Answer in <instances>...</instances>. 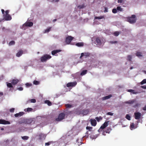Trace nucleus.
Returning a JSON list of instances; mask_svg holds the SVG:
<instances>
[{
	"label": "nucleus",
	"mask_w": 146,
	"mask_h": 146,
	"mask_svg": "<svg viewBox=\"0 0 146 146\" xmlns=\"http://www.w3.org/2000/svg\"><path fill=\"white\" fill-rule=\"evenodd\" d=\"M135 15H132L131 17L127 18L128 21L130 23H134L136 22Z\"/></svg>",
	"instance_id": "1"
},
{
	"label": "nucleus",
	"mask_w": 146,
	"mask_h": 146,
	"mask_svg": "<svg viewBox=\"0 0 146 146\" xmlns=\"http://www.w3.org/2000/svg\"><path fill=\"white\" fill-rule=\"evenodd\" d=\"M65 114L64 113H61L58 115V117L55 119V120L57 121H61L64 119L65 116Z\"/></svg>",
	"instance_id": "2"
},
{
	"label": "nucleus",
	"mask_w": 146,
	"mask_h": 146,
	"mask_svg": "<svg viewBox=\"0 0 146 146\" xmlns=\"http://www.w3.org/2000/svg\"><path fill=\"white\" fill-rule=\"evenodd\" d=\"M51 58V56L48 54H46L41 57V61L42 62H44L46 61L47 60L50 58Z\"/></svg>",
	"instance_id": "3"
},
{
	"label": "nucleus",
	"mask_w": 146,
	"mask_h": 146,
	"mask_svg": "<svg viewBox=\"0 0 146 146\" xmlns=\"http://www.w3.org/2000/svg\"><path fill=\"white\" fill-rule=\"evenodd\" d=\"M109 121H108L105 122L101 126L100 128L98 129V131L99 132L102 131V130L105 128L107 127Z\"/></svg>",
	"instance_id": "4"
},
{
	"label": "nucleus",
	"mask_w": 146,
	"mask_h": 146,
	"mask_svg": "<svg viewBox=\"0 0 146 146\" xmlns=\"http://www.w3.org/2000/svg\"><path fill=\"white\" fill-rule=\"evenodd\" d=\"M73 39V37L71 36H68L66 39L65 41L66 43V44H69Z\"/></svg>",
	"instance_id": "5"
},
{
	"label": "nucleus",
	"mask_w": 146,
	"mask_h": 146,
	"mask_svg": "<svg viewBox=\"0 0 146 146\" xmlns=\"http://www.w3.org/2000/svg\"><path fill=\"white\" fill-rule=\"evenodd\" d=\"M141 113L139 112H136L134 113L135 118L136 119H138L141 116Z\"/></svg>",
	"instance_id": "6"
},
{
	"label": "nucleus",
	"mask_w": 146,
	"mask_h": 146,
	"mask_svg": "<svg viewBox=\"0 0 146 146\" xmlns=\"http://www.w3.org/2000/svg\"><path fill=\"white\" fill-rule=\"evenodd\" d=\"M77 84V82H71L68 83L66 84L67 87H73L75 86Z\"/></svg>",
	"instance_id": "7"
},
{
	"label": "nucleus",
	"mask_w": 146,
	"mask_h": 146,
	"mask_svg": "<svg viewBox=\"0 0 146 146\" xmlns=\"http://www.w3.org/2000/svg\"><path fill=\"white\" fill-rule=\"evenodd\" d=\"M3 18L6 21L10 20L12 19L11 16L9 15H3Z\"/></svg>",
	"instance_id": "8"
},
{
	"label": "nucleus",
	"mask_w": 146,
	"mask_h": 146,
	"mask_svg": "<svg viewBox=\"0 0 146 146\" xmlns=\"http://www.w3.org/2000/svg\"><path fill=\"white\" fill-rule=\"evenodd\" d=\"M89 112L88 110H81L80 111V113L84 115H86Z\"/></svg>",
	"instance_id": "9"
},
{
	"label": "nucleus",
	"mask_w": 146,
	"mask_h": 146,
	"mask_svg": "<svg viewBox=\"0 0 146 146\" xmlns=\"http://www.w3.org/2000/svg\"><path fill=\"white\" fill-rule=\"evenodd\" d=\"M92 125L95 126L97 124V122L96 120L95 119H91L90 120Z\"/></svg>",
	"instance_id": "10"
},
{
	"label": "nucleus",
	"mask_w": 146,
	"mask_h": 146,
	"mask_svg": "<svg viewBox=\"0 0 146 146\" xmlns=\"http://www.w3.org/2000/svg\"><path fill=\"white\" fill-rule=\"evenodd\" d=\"M0 124H10V123L8 121H6L4 119H0Z\"/></svg>",
	"instance_id": "11"
},
{
	"label": "nucleus",
	"mask_w": 146,
	"mask_h": 146,
	"mask_svg": "<svg viewBox=\"0 0 146 146\" xmlns=\"http://www.w3.org/2000/svg\"><path fill=\"white\" fill-rule=\"evenodd\" d=\"M39 139H45V138L46 137V135H45V134L42 133H40L38 135Z\"/></svg>",
	"instance_id": "12"
},
{
	"label": "nucleus",
	"mask_w": 146,
	"mask_h": 146,
	"mask_svg": "<svg viewBox=\"0 0 146 146\" xmlns=\"http://www.w3.org/2000/svg\"><path fill=\"white\" fill-rule=\"evenodd\" d=\"M136 102V100L134 99L132 100H129L128 101H126L125 103V104H131Z\"/></svg>",
	"instance_id": "13"
},
{
	"label": "nucleus",
	"mask_w": 146,
	"mask_h": 146,
	"mask_svg": "<svg viewBox=\"0 0 146 146\" xmlns=\"http://www.w3.org/2000/svg\"><path fill=\"white\" fill-rule=\"evenodd\" d=\"M19 82L18 79H13L11 82V83L13 85H15L17 84Z\"/></svg>",
	"instance_id": "14"
},
{
	"label": "nucleus",
	"mask_w": 146,
	"mask_h": 146,
	"mask_svg": "<svg viewBox=\"0 0 146 146\" xmlns=\"http://www.w3.org/2000/svg\"><path fill=\"white\" fill-rule=\"evenodd\" d=\"M24 113L23 112H20L18 113H17L15 114L14 115L15 117H20L22 116Z\"/></svg>",
	"instance_id": "15"
},
{
	"label": "nucleus",
	"mask_w": 146,
	"mask_h": 146,
	"mask_svg": "<svg viewBox=\"0 0 146 146\" xmlns=\"http://www.w3.org/2000/svg\"><path fill=\"white\" fill-rule=\"evenodd\" d=\"M25 25L27 27H31L33 25V23L32 22H27L25 24Z\"/></svg>",
	"instance_id": "16"
},
{
	"label": "nucleus",
	"mask_w": 146,
	"mask_h": 146,
	"mask_svg": "<svg viewBox=\"0 0 146 146\" xmlns=\"http://www.w3.org/2000/svg\"><path fill=\"white\" fill-rule=\"evenodd\" d=\"M112 96V95L111 94H110L108 96L102 98V100H104L110 98Z\"/></svg>",
	"instance_id": "17"
},
{
	"label": "nucleus",
	"mask_w": 146,
	"mask_h": 146,
	"mask_svg": "<svg viewBox=\"0 0 146 146\" xmlns=\"http://www.w3.org/2000/svg\"><path fill=\"white\" fill-rule=\"evenodd\" d=\"M137 127V126L136 125L135 126L133 123H131L130 125V129L131 130H133V129H135Z\"/></svg>",
	"instance_id": "18"
},
{
	"label": "nucleus",
	"mask_w": 146,
	"mask_h": 146,
	"mask_svg": "<svg viewBox=\"0 0 146 146\" xmlns=\"http://www.w3.org/2000/svg\"><path fill=\"white\" fill-rule=\"evenodd\" d=\"M36 102V100L35 99H31V100H29L28 101H27L26 102V104H27L28 103H30V102L35 103Z\"/></svg>",
	"instance_id": "19"
},
{
	"label": "nucleus",
	"mask_w": 146,
	"mask_h": 146,
	"mask_svg": "<svg viewBox=\"0 0 146 146\" xmlns=\"http://www.w3.org/2000/svg\"><path fill=\"white\" fill-rule=\"evenodd\" d=\"M23 54V51L22 50H19L16 56L17 57H19L20 56Z\"/></svg>",
	"instance_id": "20"
},
{
	"label": "nucleus",
	"mask_w": 146,
	"mask_h": 146,
	"mask_svg": "<svg viewBox=\"0 0 146 146\" xmlns=\"http://www.w3.org/2000/svg\"><path fill=\"white\" fill-rule=\"evenodd\" d=\"M60 51L61 50H54L52 51L51 53L52 55H54L55 54L60 52Z\"/></svg>",
	"instance_id": "21"
},
{
	"label": "nucleus",
	"mask_w": 146,
	"mask_h": 146,
	"mask_svg": "<svg viewBox=\"0 0 146 146\" xmlns=\"http://www.w3.org/2000/svg\"><path fill=\"white\" fill-rule=\"evenodd\" d=\"M76 45L78 47H81L84 46V44L83 42H78L76 43Z\"/></svg>",
	"instance_id": "22"
},
{
	"label": "nucleus",
	"mask_w": 146,
	"mask_h": 146,
	"mask_svg": "<svg viewBox=\"0 0 146 146\" xmlns=\"http://www.w3.org/2000/svg\"><path fill=\"white\" fill-rule=\"evenodd\" d=\"M112 129L110 127H108L105 130L106 133H109L111 131Z\"/></svg>",
	"instance_id": "23"
},
{
	"label": "nucleus",
	"mask_w": 146,
	"mask_h": 146,
	"mask_svg": "<svg viewBox=\"0 0 146 146\" xmlns=\"http://www.w3.org/2000/svg\"><path fill=\"white\" fill-rule=\"evenodd\" d=\"M44 102L45 104H47L48 106H51L52 104L51 102L49 100H46Z\"/></svg>",
	"instance_id": "24"
},
{
	"label": "nucleus",
	"mask_w": 146,
	"mask_h": 146,
	"mask_svg": "<svg viewBox=\"0 0 146 146\" xmlns=\"http://www.w3.org/2000/svg\"><path fill=\"white\" fill-rule=\"evenodd\" d=\"M85 7L84 4H82L81 5H79L77 6V7L79 9H80L84 8Z\"/></svg>",
	"instance_id": "25"
},
{
	"label": "nucleus",
	"mask_w": 146,
	"mask_h": 146,
	"mask_svg": "<svg viewBox=\"0 0 146 146\" xmlns=\"http://www.w3.org/2000/svg\"><path fill=\"white\" fill-rule=\"evenodd\" d=\"M96 41L98 44H101V40L98 37L96 38Z\"/></svg>",
	"instance_id": "26"
},
{
	"label": "nucleus",
	"mask_w": 146,
	"mask_h": 146,
	"mask_svg": "<svg viewBox=\"0 0 146 146\" xmlns=\"http://www.w3.org/2000/svg\"><path fill=\"white\" fill-rule=\"evenodd\" d=\"M65 106L66 108H71L73 107L72 105L69 104H65Z\"/></svg>",
	"instance_id": "27"
},
{
	"label": "nucleus",
	"mask_w": 146,
	"mask_h": 146,
	"mask_svg": "<svg viewBox=\"0 0 146 146\" xmlns=\"http://www.w3.org/2000/svg\"><path fill=\"white\" fill-rule=\"evenodd\" d=\"M21 138L22 139L24 140H28L29 137L28 136H21Z\"/></svg>",
	"instance_id": "28"
},
{
	"label": "nucleus",
	"mask_w": 146,
	"mask_h": 146,
	"mask_svg": "<svg viewBox=\"0 0 146 146\" xmlns=\"http://www.w3.org/2000/svg\"><path fill=\"white\" fill-rule=\"evenodd\" d=\"M104 18V16L100 17H95L94 18L95 19H101Z\"/></svg>",
	"instance_id": "29"
},
{
	"label": "nucleus",
	"mask_w": 146,
	"mask_h": 146,
	"mask_svg": "<svg viewBox=\"0 0 146 146\" xmlns=\"http://www.w3.org/2000/svg\"><path fill=\"white\" fill-rule=\"evenodd\" d=\"M7 83V86L8 87L11 88H13V86H12V84L11 83H8L7 82L6 83Z\"/></svg>",
	"instance_id": "30"
},
{
	"label": "nucleus",
	"mask_w": 146,
	"mask_h": 146,
	"mask_svg": "<svg viewBox=\"0 0 146 146\" xmlns=\"http://www.w3.org/2000/svg\"><path fill=\"white\" fill-rule=\"evenodd\" d=\"M87 72V70H83L81 73V75L82 76L86 74Z\"/></svg>",
	"instance_id": "31"
},
{
	"label": "nucleus",
	"mask_w": 146,
	"mask_h": 146,
	"mask_svg": "<svg viewBox=\"0 0 146 146\" xmlns=\"http://www.w3.org/2000/svg\"><path fill=\"white\" fill-rule=\"evenodd\" d=\"M117 11H123V9L120 7L118 6L117 7Z\"/></svg>",
	"instance_id": "32"
},
{
	"label": "nucleus",
	"mask_w": 146,
	"mask_h": 146,
	"mask_svg": "<svg viewBox=\"0 0 146 146\" xmlns=\"http://www.w3.org/2000/svg\"><path fill=\"white\" fill-rule=\"evenodd\" d=\"M90 54L88 52L84 53V56H86V57L88 56H90Z\"/></svg>",
	"instance_id": "33"
},
{
	"label": "nucleus",
	"mask_w": 146,
	"mask_h": 146,
	"mask_svg": "<svg viewBox=\"0 0 146 146\" xmlns=\"http://www.w3.org/2000/svg\"><path fill=\"white\" fill-rule=\"evenodd\" d=\"M51 27H50L48 28L47 29H46L45 31V32L44 33H48L50 30H51Z\"/></svg>",
	"instance_id": "34"
},
{
	"label": "nucleus",
	"mask_w": 146,
	"mask_h": 146,
	"mask_svg": "<svg viewBox=\"0 0 146 146\" xmlns=\"http://www.w3.org/2000/svg\"><path fill=\"white\" fill-rule=\"evenodd\" d=\"M136 56L138 57L141 56V53L140 52H137L136 53Z\"/></svg>",
	"instance_id": "35"
},
{
	"label": "nucleus",
	"mask_w": 146,
	"mask_h": 146,
	"mask_svg": "<svg viewBox=\"0 0 146 146\" xmlns=\"http://www.w3.org/2000/svg\"><path fill=\"white\" fill-rule=\"evenodd\" d=\"M119 34V33L118 31H115L113 33L114 36H117Z\"/></svg>",
	"instance_id": "36"
},
{
	"label": "nucleus",
	"mask_w": 146,
	"mask_h": 146,
	"mask_svg": "<svg viewBox=\"0 0 146 146\" xmlns=\"http://www.w3.org/2000/svg\"><path fill=\"white\" fill-rule=\"evenodd\" d=\"M15 42L14 41L12 40V41H10L9 42V46H11L12 45H14L15 44Z\"/></svg>",
	"instance_id": "37"
},
{
	"label": "nucleus",
	"mask_w": 146,
	"mask_h": 146,
	"mask_svg": "<svg viewBox=\"0 0 146 146\" xmlns=\"http://www.w3.org/2000/svg\"><path fill=\"white\" fill-rule=\"evenodd\" d=\"M146 83V79H143L141 82V84L143 85V84Z\"/></svg>",
	"instance_id": "38"
},
{
	"label": "nucleus",
	"mask_w": 146,
	"mask_h": 146,
	"mask_svg": "<svg viewBox=\"0 0 146 146\" xmlns=\"http://www.w3.org/2000/svg\"><path fill=\"white\" fill-rule=\"evenodd\" d=\"M132 59V57L130 55H128L127 56V60L128 61H130L131 60V59Z\"/></svg>",
	"instance_id": "39"
},
{
	"label": "nucleus",
	"mask_w": 146,
	"mask_h": 146,
	"mask_svg": "<svg viewBox=\"0 0 146 146\" xmlns=\"http://www.w3.org/2000/svg\"><path fill=\"white\" fill-rule=\"evenodd\" d=\"M112 13H116L117 12V9L114 8L112 10Z\"/></svg>",
	"instance_id": "40"
},
{
	"label": "nucleus",
	"mask_w": 146,
	"mask_h": 146,
	"mask_svg": "<svg viewBox=\"0 0 146 146\" xmlns=\"http://www.w3.org/2000/svg\"><path fill=\"white\" fill-rule=\"evenodd\" d=\"M87 129H88L89 131H90L92 129V127L87 126L86 127Z\"/></svg>",
	"instance_id": "41"
},
{
	"label": "nucleus",
	"mask_w": 146,
	"mask_h": 146,
	"mask_svg": "<svg viewBox=\"0 0 146 146\" xmlns=\"http://www.w3.org/2000/svg\"><path fill=\"white\" fill-rule=\"evenodd\" d=\"M140 106V104L138 103H137L135 104L133 106V107L135 108L139 106Z\"/></svg>",
	"instance_id": "42"
},
{
	"label": "nucleus",
	"mask_w": 146,
	"mask_h": 146,
	"mask_svg": "<svg viewBox=\"0 0 146 146\" xmlns=\"http://www.w3.org/2000/svg\"><path fill=\"white\" fill-rule=\"evenodd\" d=\"M39 82L37 81L36 80H34L33 81V84H34L37 85H38L39 84Z\"/></svg>",
	"instance_id": "43"
},
{
	"label": "nucleus",
	"mask_w": 146,
	"mask_h": 146,
	"mask_svg": "<svg viewBox=\"0 0 146 146\" xmlns=\"http://www.w3.org/2000/svg\"><path fill=\"white\" fill-rule=\"evenodd\" d=\"M126 118L128 120H130L131 119V117L128 114H127L126 116Z\"/></svg>",
	"instance_id": "44"
},
{
	"label": "nucleus",
	"mask_w": 146,
	"mask_h": 146,
	"mask_svg": "<svg viewBox=\"0 0 146 146\" xmlns=\"http://www.w3.org/2000/svg\"><path fill=\"white\" fill-rule=\"evenodd\" d=\"M33 109L31 108H28L27 109V111L29 112L32 111L33 110Z\"/></svg>",
	"instance_id": "45"
},
{
	"label": "nucleus",
	"mask_w": 146,
	"mask_h": 146,
	"mask_svg": "<svg viewBox=\"0 0 146 146\" xmlns=\"http://www.w3.org/2000/svg\"><path fill=\"white\" fill-rule=\"evenodd\" d=\"M107 115L112 116L113 115V113L111 112H108L107 113Z\"/></svg>",
	"instance_id": "46"
},
{
	"label": "nucleus",
	"mask_w": 146,
	"mask_h": 146,
	"mask_svg": "<svg viewBox=\"0 0 146 146\" xmlns=\"http://www.w3.org/2000/svg\"><path fill=\"white\" fill-rule=\"evenodd\" d=\"M48 1L51 2H58L59 0H48Z\"/></svg>",
	"instance_id": "47"
},
{
	"label": "nucleus",
	"mask_w": 146,
	"mask_h": 146,
	"mask_svg": "<svg viewBox=\"0 0 146 146\" xmlns=\"http://www.w3.org/2000/svg\"><path fill=\"white\" fill-rule=\"evenodd\" d=\"M51 143V142H47V143H45V145L46 146L47 145V146H48V145H49Z\"/></svg>",
	"instance_id": "48"
},
{
	"label": "nucleus",
	"mask_w": 146,
	"mask_h": 146,
	"mask_svg": "<svg viewBox=\"0 0 146 146\" xmlns=\"http://www.w3.org/2000/svg\"><path fill=\"white\" fill-rule=\"evenodd\" d=\"M15 110V108H12L10 110V111L11 112H13Z\"/></svg>",
	"instance_id": "49"
},
{
	"label": "nucleus",
	"mask_w": 146,
	"mask_h": 146,
	"mask_svg": "<svg viewBox=\"0 0 146 146\" xmlns=\"http://www.w3.org/2000/svg\"><path fill=\"white\" fill-rule=\"evenodd\" d=\"M5 13H6V14H5V15H9V10H6L5 11Z\"/></svg>",
	"instance_id": "50"
},
{
	"label": "nucleus",
	"mask_w": 146,
	"mask_h": 146,
	"mask_svg": "<svg viewBox=\"0 0 146 146\" xmlns=\"http://www.w3.org/2000/svg\"><path fill=\"white\" fill-rule=\"evenodd\" d=\"M117 42L116 41H111L110 42V43L111 44H113V43H116Z\"/></svg>",
	"instance_id": "51"
},
{
	"label": "nucleus",
	"mask_w": 146,
	"mask_h": 146,
	"mask_svg": "<svg viewBox=\"0 0 146 146\" xmlns=\"http://www.w3.org/2000/svg\"><path fill=\"white\" fill-rule=\"evenodd\" d=\"M141 88L144 89H146V86H141Z\"/></svg>",
	"instance_id": "52"
},
{
	"label": "nucleus",
	"mask_w": 146,
	"mask_h": 146,
	"mask_svg": "<svg viewBox=\"0 0 146 146\" xmlns=\"http://www.w3.org/2000/svg\"><path fill=\"white\" fill-rule=\"evenodd\" d=\"M18 89L20 91H22L23 90V88L22 87H20L18 88Z\"/></svg>",
	"instance_id": "53"
},
{
	"label": "nucleus",
	"mask_w": 146,
	"mask_h": 146,
	"mask_svg": "<svg viewBox=\"0 0 146 146\" xmlns=\"http://www.w3.org/2000/svg\"><path fill=\"white\" fill-rule=\"evenodd\" d=\"M127 91L129 92H131L132 91H134V90L132 89H129Z\"/></svg>",
	"instance_id": "54"
},
{
	"label": "nucleus",
	"mask_w": 146,
	"mask_h": 146,
	"mask_svg": "<svg viewBox=\"0 0 146 146\" xmlns=\"http://www.w3.org/2000/svg\"><path fill=\"white\" fill-rule=\"evenodd\" d=\"M131 93L133 94H136L137 93V92H136L134 90V91H132Z\"/></svg>",
	"instance_id": "55"
},
{
	"label": "nucleus",
	"mask_w": 146,
	"mask_h": 146,
	"mask_svg": "<svg viewBox=\"0 0 146 146\" xmlns=\"http://www.w3.org/2000/svg\"><path fill=\"white\" fill-rule=\"evenodd\" d=\"M143 110L144 111H146V105L143 108Z\"/></svg>",
	"instance_id": "56"
},
{
	"label": "nucleus",
	"mask_w": 146,
	"mask_h": 146,
	"mask_svg": "<svg viewBox=\"0 0 146 146\" xmlns=\"http://www.w3.org/2000/svg\"><path fill=\"white\" fill-rule=\"evenodd\" d=\"M123 0H118L117 2L118 3H122Z\"/></svg>",
	"instance_id": "57"
},
{
	"label": "nucleus",
	"mask_w": 146,
	"mask_h": 146,
	"mask_svg": "<svg viewBox=\"0 0 146 146\" xmlns=\"http://www.w3.org/2000/svg\"><path fill=\"white\" fill-rule=\"evenodd\" d=\"M106 131H103V132L102 133V134L104 135H106Z\"/></svg>",
	"instance_id": "58"
},
{
	"label": "nucleus",
	"mask_w": 146,
	"mask_h": 146,
	"mask_svg": "<svg viewBox=\"0 0 146 146\" xmlns=\"http://www.w3.org/2000/svg\"><path fill=\"white\" fill-rule=\"evenodd\" d=\"M27 121V123H28V124H30L31 123V122L30 120H28Z\"/></svg>",
	"instance_id": "59"
},
{
	"label": "nucleus",
	"mask_w": 146,
	"mask_h": 146,
	"mask_svg": "<svg viewBox=\"0 0 146 146\" xmlns=\"http://www.w3.org/2000/svg\"><path fill=\"white\" fill-rule=\"evenodd\" d=\"M95 119L97 120L98 121L100 120L99 118L98 117H96Z\"/></svg>",
	"instance_id": "60"
},
{
	"label": "nucleus",
	"mask_w": 146,
	"mask_h": 146,
	"mask_svg": "<svg viewBox=\"0 0 146 146\" xmlns=\"http://www.w3.org/2000/svg\"><path fill=\"white\" fill-rule=\"evenodd\" d=\"M108 11L107 9L106 8H105L104 11V12H107Z\"/></svg>",
	"instance_id": "61"
},
{
	"label": "nucleus",
	"mask_w": 146,
	"mask_h": 146,
	"mask_svg": "<svg viewBox=\"0 0 146 146\" xmlns=\"http://www.w3.org/2000/svg\"><path fill=\"white\" fill-rule=\"evenodd\" d=\"M81 56H84V53H82L81 54Z\"/></svg>",
	"instance_id": "62"
},
{
	"label": "nucleus",
	"mask_w": 146,
	"mask_h": 146,
	"mask_svg": "<svg viewBox=\"0 0 146 146\" xmlns=\"http://www.w3.org/2000/svg\"><path fill=\"white\" fill-rule=\"evenodd\" d=\"M1 11H2V13H3V14H4V12H5V11H4V9H1Z\"/></svg>",
	"instance_id": "63"
},
{
	"label": "nucleus",
	"mask_w": 146,
	"mask_h": 146,
	"mask_svg": "<svg viewBox=\"0 0 146 146\" xmlns=\"http://www.w3.org/2000/svg\"><path fill=\"white\" fill-rule=\"evenodd\" d=\"M26 85L27 86H30V85L28 83H26Z\"/></svg>",
	"instance_id": "64"
}]
</instances>
